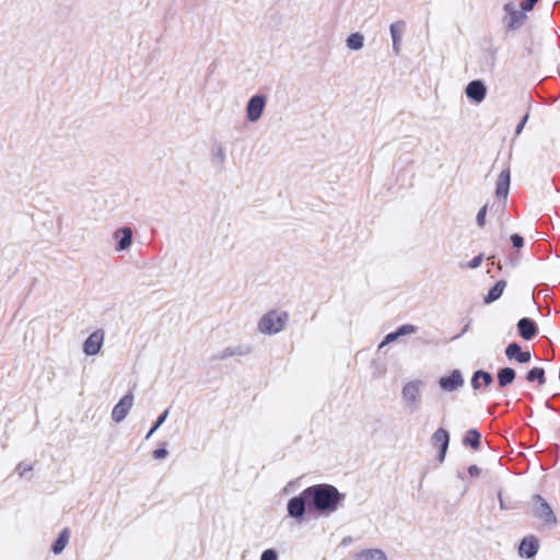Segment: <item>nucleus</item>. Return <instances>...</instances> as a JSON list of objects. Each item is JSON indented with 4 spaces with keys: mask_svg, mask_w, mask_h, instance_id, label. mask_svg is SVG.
Returning a JSON list of instances; mask_svg holds the SVG:
<instances>
[{
    "mask_svg": "<svg viewBox=\"0 0 560 560\" xmlns=\"http://www.w3.org/2000/svg\"><path fill=\"white\" fill-rule=\"evenodd\" d=\"M345 497V493H341L332 485H313L288 501V515L298 523L304 521L306 513L330 516L339 509Z\"/></svg>",
    "mask_w": 560,
    "mask_h": 560,
    "instance_id": "nucleus-1",
    "label": "nucleus"
},
{
    "mask_svg": "<svg viewBox=\"0 0 560 560\" xmlns=\"http://www.w3.org/2000/svg\"><path fill=\"white\" fill-rule=\"evenodd\" d=\"M424 383L420 380L407 382L401 389V398L405 407L410 413L419 410L422 402V389Z\"/></svg>",
    "mask_w": 560,
    "mask_h": 560,
    "instance_id": "nucleus-2",
    "label": "nucleus"
},
{
    "mask_svg": "<svg viewBox=\"0 0 560 560\" xmlns=\"http://www.w3.org/2000/svg\"><path fill=\"white\" fill-rule=\"evenodd\" d=\"M288 318L289 315L287 312H268L260 318L258 323V329L262 334H278L284 328Z\"/></svg>",
    "mask_w": 560,
    "mask_h": 560,
    "instance_id": "nucleus-3",
    "label": "nucleus"
},
{
    "mask_svg": "<svg viewBox=\"0 0 560 560\" xmlns=\"http://www.w3.org/2000/svg\"><path fill=\"white\" fill-rule=\"evenodd\" d=\"M532 513L547 526L557 524V517L549 503L539 494L532 497Z\"/></svg>",
    "mask_w": 560,
    "mask_h": 560,
    "instance_id": "nucleus-4",
    "label": "nucleus"
},
{
    "mask_svg": "<svg viewBox=\"0 0 560 560\" xmlns=\"http://www.w3.org/2000/svg\"><path fill=\"white\" fill-rule=\"evenodd\" d=\"M267 96L264 94L253 95L246 104V118L250 122L258 121L266 108Z\"/></svg>",
    "mask_w": 560,
    "mask_h": 560,
    "instance_id": "nucleus-5",
    "label": "nucleus"
},
{
    "mask_svg": "<svg viewBox=\"0 0 560 560\" xmlns=\"http://www.w3.org/2000/svg\"><path fill=\"white\" fill-rule=\"evenodd\" d=\"M438 383L442 390L452 393L463 387L464 377L459 370H453L450 375L440 377Z\"/></svg>",
    "mask_w": 560,
    "mask_h": 560,
    "instance_id": "nucleus-6",
    "label": "nucleus"
},
{
    "mask_svg": "<svg viewBox=\"0 0 560 560\" xmlns=\"http://www.w3.org/2000/svg\"><path fill=\"white\" fill-rule=\"evenodd\" d=\"M433 446L439 447L438 460L443 463L450 445V433L443 428H439L431 436Z\"/></svg>",
    "mask_w": 560,
    "mask_h": 560,
    "instance_id": "nucleus-7",
    "label": "nucleus"
},
{
    "mask_svg": "<svg viewBox=\"0 0 560 560\" xmlns=\"http://www.w3.org/2000/svg\"><path fill=\"white\" fill-rule=\"evenodd\" d=\"M133 405V395L126 394L114 406L112 411L113 421L119 423L121 422L130 411Z\"/></svg>",
    "mask_w": 560,
    "mask_h": 560,
    "instance_id": "nucleus-8",
    "label": "nucleus"
},
{
    "mask_svg": "<svg viewBox=\"0 0 560 560\" xmlns=\"http://www.w3.org/2000/svg\"><path fill=\"white\" fill-rule=\"evenodd\" d=\"M104 330L97 329L93 331L83 343V352L86 355H95L100 352L102 345L104 342Z\"/></svg>",
    "mask_w": 560,
    "mask_h": 560,
    "instance_id": "nucleus-9",
    "label": "nucleus"
},
{
    "mask_svg": "<svg viewBox=\"0 0 560 560\" xmlns=\"http://www.w3.org/2000/svg\"><path fill=\"white\" fill-rule=\"evenodd\" d=\"M517 332L524 340H533L538 335V326L534 319L522 317L517 324Z\"/></svg>",
    "mask_w": 560,
    "mask_h": 560,
    "instance_id": "nucleus-10",
    "label": "nucleus"
},
{
    "mask_svg": "<svg viewBox=\"0 0 560 560\" xmlns=\"http://www.w3.org/2000/svg\"><path fill=\"white\" fill-rule=\"evenodd\" d=\"M113 237L116 241L115 249L124 252L132 244V230L129 226L119 228L113 233Z\"/></svg>",
    "mask_w": 560,
    "mask_h": 560,
    "instance_id": "nucleus-11",
    "label": "nucleus"
},
{
    "mask_svg": "<svg viewBox=\"0 0 560 560\" xmlns=\"http://www.w3.org/2000/svg\"><path fill=\"white\" fill-rule=\"evenodd\" d=\"M466 95L469 100L481 103L487 95V86L481 80H472L466 86Z\"/></svg>",
    "mask_w": 560,
    "mask_h": 560,
    "instance_id": "nucleus-12",
    "label": "nucleus"
},
{
    "mask_svg": "<svg viewBox=\"0 0 560 560\" xmlns=\"http://www.w3.org/2000/svg\"><path fill=\"white\" fill-rule=\"evenodd\" d=\"M509 360H516L518 363H528L532 359L529 351H523L517 342H511L506 346L504 351Z\"/></svg>",
    "mask_w": 560,
    "mask_h": 560,
    "instance_id": "nucleus-13",
    "label": "nucleus"
},
{
    "mask_svg": "<svg viewBox=\"0 0 560 560\" xmlns=\"http://www.w3.org/2000/svg\"><path fill=\"white\" fill-rule=\"evenodd\" d=\"M538 547V540L534 536L525 537L520 544V556L527 559L533 558L536 556Z\"/></svg>",
    "mask_w": 560,
    "mask_h": 560,
    "instance_id": "nucleus-14",
    "label": "nucleus"
},
{
    "mask_svg": "<svg viewBox=\"0 0 560 560\" xmlns=\"http://www.w3.org/2000/svg\"><path fill=\"white\" fill-rule=\"evenodd\" d=\"M510 182H511V174H510V170H503L498 179H497V185H495V195L498 198H506L508 195H509V189H510Z\"/></svg>",
    "mask_w": 560,
    "mask_h": 560,
    "instance_id": "nucleus-15",
    "label": "nucleus"
},
{
    "mask_svg": "<svg viewBox=\"0 0 560 560\" xmlns=\"http://www.w3.org/2000/svg\"><path fill=\"white\" fill-rule=\"evenodd\" d=\"M252 351L248 346L226 347L212 357V360H225L233 355H246Z\"/></svg>",
    "mask_w": 560,
    "mask_h": 560,
    "instance_id": "nucleus-16",
    "label": "nucleus"
},
{
    "mask_svg": "<svg viewBox=\"0 0 560 560\" xmlns=\"http://www.w3.org/2000/svg\"><path fill=\"white\" fill-rule=\"evenodd\" d=\"M504 10L509 14L508 28L516 30L522 25L523 19L525 18L524 13L514 9L513 3H506L504 5Z\"/></svg>",
    "mask_w": 560,
    "mask_h": 560,
    "instance_id": "nucleus-17",
    "label": "nucleus"
},
{
    "mask_svg": "<svg viewBox=\"0 0 560 560\" xmlns=\"http://www.w3.org/2000/svg\"><path fill=\"white\" fill-rule=\"evenodd\" d=\"M515 377H516V372L514 369L509 368V366L499 369L498 373H497V380H498L499 387L504 388V387L511 385L515 381Z\"/></svg>",
    "mask_w": 560,
    "mask_h": 560,
    "instance_id": "nucleus-18",
    "label": "nucleus"
},
{
    "mask_svg": "<svg viewBox=\"0 0 560 560\" xmlns=\"http://www.w3.org/2000/svg\"><path fill=\"white\" fill-rule=\"evenodd\" d=\"M506 287V281L499 280L485 295L483 303L485 304H491L499 300Z\"/></svg>",
    "mask_w": 560,
    "mask_h": 560,
    "instance_id": "nucleus-19",
    "label": "nucleus"
},
{
    "mask_svg": "<svg viewBox=\"0 0 560 560\" xmlns=\"http://www.w3.org/2000/svg\"><path fill=\"white\" fill-rule=\"evenodd\" d=\"M464 445H469L472 450H478L481 443V434L477 429H470L467 431L463 439Z\"/></svg>",
    "mask_w": 560,
    "mask_h": 560,
    "instance_id": "nucleus-20",
    "label": "nucleus"
},
{
    "mask_svg": "<svg viewBox=\"0 0 560 560\" xmlns=\"http://www.w3.org/2000/svg\"><path fill=\"white\" fill-rule=\"evenodd\" d=\"M357 560H386V555L381 549H365L357 553Z\"/></svg>",
    "mask_w": 560,
    "mask_h": 560,
    "instance_id": "nucleus-21",
    "label": "nucleus"
},
{
    "mask_svg": "<svg viewBox=\"0 0 560 560\" xmlns=\"http://www.w3.org/2000/svg\"><path fill=\"white\" fill-rule=\"evenodd\" d=\"M69 537H70V530L68 528H65L59 534L58 538L54 541V544L51 546V550L54 551V553L58 555L66 548Z\"/></svg>",
    "mask_w": 560,
    "mask_h": 560,
    "instance_id": "nucleus-22",
    "label": "nucleus"
},
{
    "mask_svg": "<svg viewBox=\"0 0 560 560\" xmlns=\"http://www.w3.org/2000/svg\"><path fill=\"white\" fill-rule=\"evenodd\" d=\"M346 45L351 50H359L364 46V36L359 32L352 33L347 37Z\"/></svg>",
    "mask_w": 560,
    "mask_h": 560,
    "instance_id": "nucleus-23",
    "label": "nucleus"
},
{
    "mask_svg": "<svg viewBox=\"0 0 560 560\" xmlns=\"http://www.w3.org/2000/svg\"><path fill=\"white\" fill-rule=\"evenodd\" d=\"M406 23L404 21H396L390 24L389 32L392 36L393 44L397 42H401V35L405 32Z\"/></svg>",
    "mask_w": 560,
    "mask_h": 560,
    "instance_id": "nucleus-24",
    "label": "nucleus"
},
{
    "mask_svg": "<svg viewBox=\"0 0 560 560\" xmlns=\"http://www.w3.org/2000/svg\"><path fill=\"white\" fill-rule=\"evenodd\" d=\"M528 382H537L539 385L546 383L545 370L542 368H533L526 374Z\"/></svg>",
    "mask_w": 560,
    "mask_h": 560,
    "instance_id": "nucleus-25",
    "label": "nucleus"
},
{
    "mask_svg": "<svg viewBox=\"0 0 560 560\" xmlns=\"http://www.w3.org/2000/svg\"><path fill=\"white\" fill-rule=\"evenodd\" d=\"M213 163L217 164L220 168H223V165L226 160V154L224 148L219 144L212 148L211 150Z\"/></svg>",
    "mask_w": 560,
    "mask_h": 560,
    "instance_id": "nucleus-26",
    "label": "nucleus"
},
{
    "mask_svg": "<svg viewBox=\"0 0 560 560\" xmlns=\"http://www.w3.org/2000/svg\"><path fill=\"white\" fill-rule=\"evenodd\" d=\"M168 413H170V410L168 409H165L159 417L158 419L154 421L153 425L151 427V429L149 430V432L147 433L145 435V439L149 440L153 433L166 421L167 417H168Z\"/></svg>",
    "mask_w": 560,
    "mask_h": 560,
    "instance_id": "nucleus-27",
    "label": "nucleus"
},
{
    "mask_svg": "<svg viewBox=\"0 0 560 560\" xmlns=\"http://www.w3.org/2000/svg\"><path fill=\"white\" fill-rule=\"evenodd\" d=\"M418 330V328L415 325L406 324L400 327H398L395 332L398 335V337H402L406 335L415 334Z\"/></svg>",
    "mask_w": 560,
    "mask_h": 560,
    "instance_id": "nucleus-28",
    "label": "nucleus"
},
{
    "mask_svg": "<svg viewBox=\"0 0 560 560\" xmlns=\"http://www.w3.org/2000/svg\"><path fill=\"white\" fill-rule=\"evenodd\" d=\"M477 375L480 376V380H482L485 386H490L493 383V377L489 372L478 370Z\"/></svg>",
    "mask_w": 560,
    "mask_h": 560,
    "instance_id": "nucleus-29",
    "label": "nucleus"
},
{
    "mask_svg": "<svg viewBox=\"0 0 560 560\" xmlns=\"http://www.w3.org/2000/svg\"><path fill=\"white\" fill-rule=\"evenodd\" d=\"M277 558H278V552L275 549L270 548V549L265 550L261 553L259 560H277Z\"/></svg>",
    "mask_w": 560,
    "mask_h": 560,
    "instance_id": "nucleus-30",
    "label": "nucleus"
},
{
    "mask_svg": "<svg viewBox=\"0 0 560 560\" xmlns=\"http://www.w3.org/2000/svg\"><path fill=\"white\" fill-rule=\"evenodd\" d=\"M486 214H487V206H483L477 213V218H476V221H477V224L479 226H483L485 223H486Z\"/></svg>",
    "mask_w": 560,
    "mask_h": 560,
    "instance_id": "nucleus-31",
    "label": "nucleus"
},
{
    "mask_svg": "<svg viewBox=\"0 0 560 560\" xmlns=\"http://www.w3.org/2000/svg\"><path fill=\"white\" fill-rule=\"evenodd\" d=\"M398 338L399 337H398V335L395 331H392V332L387 334L385 336V338L383 339V341L381 342L380 348H383L384 346H386V345H388L390 342L396 341Z\"/></svg>",
    "mask_w": 560,
    "mask_h": 560,
    "instance_id": "nucleus-32",
    "label": "nucleus"
},
{
    "mask_svg": "<svg viewBox=\"0 0 560 560\" xmlns=\"http://www.w3.org/2000/svg\"><path fill=\"white\" fill-rule=\"evenodd\" d=\"M33 469V466L32 465H28V464H25V463H20L18 466H16V471L19 474L20 477H24L25 474L27 471H31Z\"/></svg>",
    "mask_w": 560,
    "mask_h": 560,
    "instance_id": "nucleus-33",
    "label": "nucleus"
},
{
    "mask_svg": "<svg viewBox=\"0 0 560 560\" xmlns=\"http://www.w3.org/2000/svg\"><path fill=\"white\" fill-rule=\"evenodd\" d=\"M511 242H512L513 247H515V248H521L524 245V238L520 234H512Z\"/></svg>",
    "mask_w": 560,
    "mask_h": 560,
    "instance_id": "nucleus-34",
    "label": "nucleus"
},
{
    "mask_svg": "<svg viewBox=\"0 0 560 560\" xmlns=\"http://www.w3.org/2000/svg\"><path fill=\"white\" fill-rule=\"evenodd\" d=\"M153 458L154 459H164L167 457L168 455V452L167 450L163 446V447H160V448H156L155 451H153Z\"/></svg>",
    "mask_w": 560,
    "mask_h": 560,
    "instance_id": "nucleus-35",
    "label": "nucleus"
},
{
    "mask_svg": "<svg viewBox=\"0 0 560 560\" xmlns=\"http://www.w3.org/2000/svg\"><path fill=\"white\" fill-rule=\"evenodd\" d=\"M482 260H483V255H482V254L477 255L476 257H474V258L468 262V265H467V266H468L470 269H476V268H478V267L481 265Z\"/></svg>",
    "mask_w": 560,
    "mask_h": 560,
    "instance_id": "nucleus-36",
    "label": "nucleus"
},
{
    "mask_svg": "<svg viewBox=\"0 0 560 560\" xmlns=\"http://www.w3.org/2000/svg\"><path fill=\"white\" fill-rule=\"evenodd\" d=\"M539 0H524L521 4L523 11H532Z\"/></svg>",
    "mask_w": 560,
    "mask_h": 560,
    "instance_id": "nucleus-37",
    "label": "nucleus"
},
{
    "mask_svg": "<svg viewBox=\"0 0 560 560\" xmlns=\"http://www.w3.org/2000/svg\"><path fill=\"white\" fill-rule=\"evenodd\" d=\"M470 384L475 390H478L480 388V386H481L480 376L477 375V371L474 372L471 380H470Z\"/></svg>",
    "mask_w": 560,
    "mask_h": 560,
    "instance_id": "nucleus-38",
    "label": "nucleus"
},
{
    "mask_svg": "<svg viewBox=\"0 0 560 560\" xmlns=\"http://www.w3.org/2000/svg\"><path fill=\"white\" fill-rule=\"evenodd\" d=\"M527 119H528V114H526V115L522 118V120L518 122V125L516 126V129H515V133H516V135H520V133L522 132V130H523V128H524V126H525V124H526Z\"/></svg>",
    "mask_w": 560,
    "mask_h": 560,
    "instance_id": "nucleus-39",
    "label": "nucleus"
},
{
    "mask_svg": "<svg viewBox=\"0 0 560 560\" xmlns=\"http://www.w3.org/2000/svg\"><path fill=\"white\" fill-rule=\"evenodd\" d=\"M468 472L470 476H478L480 472V468L477 465H470L468 467Z\"/></svg>",
    "mask_w": 560,
    "mask_h": 560,
    "instance_id": "nucleus-40",
    "label": "nucleus"
},
{
    "mask_svg": "<svg viewBox=\"0 0 560 560\" xmlns=\"http://www.w3.org/2000/svg\"><path fill=\"white\" fill-rule=\"evenodd\" d=\"M352 540H353V539H352V537L347 536V537H345V538L341 540L340 546L346 547V546H348L349 544H351V542H352Z\"/></svg>",
    "mask_w": 560,
    "mask_h": 560,
    "instance_id": "nucleus-41",
    "label": "nucleus"
},
{
    "mask_svg": "<svg viewBox=\"0 0 560 560\" xmlns=\"http://www.w3.org/2000/svg\"><path fill=\"white\" fill-rule=\"evenodd\" d=\"M400 50V42H397L396 44H393V51L398 55Z\"/></svg>",
    "mask_w": 560,
    "mask_h": 560,
    "instance_id": "nucleus-42",
    "label": "nucleus"
},
{
    "mask_svg": "<svg viewBox=\"0 0 560 560\" xmlns=\"http://www.w3.org/2000/svg\"><path fill=\"white\" fill-rule=\"evenodd\" d=\"M470 322H471V320H469V322L465 325L464 329L462 330V332H460L459 335H457V336H456V338H458V337L463 336V335L468 330V328H469V326H470Z\"/></svg>",
    "mask_w": 560,
    "mask_h": 560,
    "instance_id": "nucleus-43",
    "label": "nucleus"
},
{
    "mask_svg": "<svg viewBox=\"0 0 560 560\" xmlns=\"http://www.w3.org/2000/svg\"><path fill=\"white\" fill-rule=\"evenodd\" d=\"M499 498H500V505H501V508H503V506H504V503H503V501H502L501 494H499Z\"/></svg>",
    "mask_w": 560,
    "mask_h": 560,
    "instance_id": "nucleus-44",
    "label": "nucleus"
}]
</instances>
